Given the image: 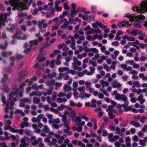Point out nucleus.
<instances>
[{
	"label": "nucleus",
	"instance_id": "obj_1",
	"mask_svg": "<svg viewBox=\"0 0 147 147\" xmlns=\"http://www.w3.org/2000/svg\"><path fill=\"white\" fill-rule=\"evenodd\" d=\"M35 36L36 37L38 38V39H35L33 40L29 41V47L24 51V52L25 53L27 54L32 49H34L35 48V46L38 45L39 42H40L43 41V38L40 36V33H36Z\"/></svg>",
	"mask_w": 147,
	"mask_h": 147
},
{
	"label": "nucleus",
	"instance_id": "obj_2",
	"mask_svg": "<svg viewBox=\"0 0 147 147\" xmlns=\"http://www.w3.org/2000/svg\"><path fill=\"white\" fill-rule=\"evenodd\" d=\"M138 13H139L140 12ZM144 13L143 12L140 13V16L138 15L136 16H134V15H128L126 14H125V16L130 17L129 20L131 22L133 21H138V22H135L134 23L133 26L135 28H140L141 27V24L140 23V22H141V21L140 20H142L145 18V17L144 15H141V13Z\"/></svg>",
	"mask_w": 147,
	"mask_h": 147
},
{
	"label": "nucleus",
	"instance_id": "obj_3",
	"mask_svg": "<svg viewBox=\"0 0 147 147\" xmlns=\"http://www.w3.org/2000/svg\"><path fill=\"white\" fill-rule=\"evenodd\" d=\"M18 91V89H17L15 92V93L11 92L9 95V100H10L9 103L6 104V107L5 109V112L7 113L9 112V108L10 109H14L13 105H14V102L17 101L16 97H13V96H15L16 94H17Z\"/></svg>",
	"mask_w": 147,
	"mask_h": 147
},
{
	"label": "nucleus",
	"instance_id": "obj_4",
	"mask_svg": "<svg viewBox=\"0 0 147 147\" xmlns=\"http://www.w3.org/2000/svg\"><path fill=\"white\" fill-rule=\"evenodd\" d=\"M115 98L118 100L120 101L122 100L124 102V103L122 104L121 105L122 107H126L128 106L129 102L127 100V98L125 95L124 94H118L115 96Z\"/></svg>",
	"mask_w": 147,
	"mask_h": 147
},
{
	"label": "nucleus",
	"instance_id": "obj_5",
	"mask_svg": "<svg viewBox=\"0 0 147 147\" xmlns=\"http://www.w3.org/2000/svg\"><path fill=\"white\" fill-rule=\"evenodd\" d=\"M13 39L17 38L18 39L25 40L26 39L27 37L25 35H24L23 33L20 30L17 31L16 33L13 35L12 37Z\"/></svg>",
	"mask_w": 147,
	"mask_h": 147
},
{
	"label": "nucleus",
	"instance_id": "obj_6",
	"mask_svg": "<svg viewBox=\"0 0 147 147\" xmlns=\"http://www.w3.org/2000/svg\"><path fill=\"white\" fill-rule=\"evenodd\" d=\"M8 76L6 74H3V77L1 79V82L3 84L2 90L5 92H7L9 90V87L5 85V83L8 80Z\"/></svg>",
	"mask_w": 147,
	"mask_h": 147
},
{
	"label": "nucleus",
	"instance_id": "obj_7",
	"mask_svg": "<svg viewBox=\"0 0 147 147\" xmlns=\"http://www.w3.org/2000/svg\"><path fill=\"white\" fill-rule=\"evenodd\" d=\"M33 0H22V2L20 5L21 9L22 10H25L27 9V6L25 4H27V6L29 7L33 2Z\"/></svg>",
	"mask_w": 147,
	"mask_h": 147
},
{
	"label": "nucleus",
	"instance_id": "obj_8",
	"mask_svg": "<svg viewBox=\"0 0 147 147\" xmlns=\"http://www.w3.org/2000/svg\"><path fill=\"white\" fill-rule=\"evenodd\" d=\"M11 13V12H7V13H5L4 14V19H3L0 18V28H1L2 26H5V22L7 21V16H9Z\"/></svg>",
	"mask_w": 147,
	"mask_h": 147
},
{
	"label": "nucleus",
	"instance_id": "obj_9",
	"mask_svg": "<svg viewBox=\"0 0 147 147\" xmlns=\"http://www.w3.org/2000/svg\"><path fill=\"white\" fill-rule=\"evenodd\" d=\"M72 24L73 25L76 24V23L75 20L74 19H71L69 21H67L64 22L63 24L61 26V28L62 29H65L67 28V27L69 25V24Z\"/></svg>",
	"mask_w": 147,
	"mask_h": 147
},
{
	"label": "nucleus",
	"instance_id": "obj_10",
	"mask_svg": "<svg viewBox=\"0 0 147 147\" xmlns=\"http://www.w3.org/2000/svg\"><path fill=\"white\" fill-rule=\"evenodd\" d=\"M30 139L27 137H24V138H22L21 140V144L19 146V147H27L29 145L28 144L26 143V142L27 141L29 142Z\"/></svg>",
	"mask_w": 147,
	"mask_h": 147
},
{
	"label": "nucleus",
	"instance_id": "obj_11",
	"mask_svg": "<svg viewBox=\"0 0 147 147\" xmlns=\"http://www.w3.org/2000/svg\"><path fill=\"white\" fill-rule=\"evenodd\" d=\"M25 85H26V84H25V82H23L22 84H21L20 85V92H18L19 91V89L18 88H16V89L15 92H16V90L17 89H18V93L17 94H16L15 96H13V97H16V98L17 99L16 97L17 96V94H18V95H19V96L20 97H23V92L24 91V90L23 89V88L24 87V86H25ZM14 93H15V92H14Z\"/></svg>",
	"mask_w": 147,
	"mask_h": 147
},
{
	"label": "nucleus",
	"instance_id": "obj_12",
	"mask_svg": "<svg viewBox=\"0 0 147 147\" xmlns=\"http://www.w3.org/2000/svg\"><path fill=\"white\" fill-rule=\"evenodd\" d=\"M31 99L27 98H23L20 101V103L19 105V106L21 107H24L26 103H27L30 104L31 103Z\"/></svg>",
	"mask_w": 147,
	"mask_h": 147
},
{
	"label": "nucleus",
	"instance_id": "obj_13",
	"mask_svg": "<svg viewBox=\"0 0 147 147\" xmlns=\"http://www.w3.org/2000/svg\"><path fill=\"white\" fill-rule=\"evenodd\" d=\"M94 57L92 58L93 60H96L97 59V62L98 63H101L104 60L106 59L107 57L106 56H102L100 57V59L99 58L100 56H94Z\"/></svg>",
	"mask_w": 147,
	"mask_h": 147
},
{
	"label": "nucleus",
	"instance_id": "obj_14",
	"mask_svg": "<svg viewBox=\"0 0 147 147\" xmlns=\"http://www.w3.org/2000/svg\"><path fill=\"white\" fill-rule=\"evenodd\" d=\"M26 71V69H22L19 72L18 75L19 81L25 76L26 74L25 73Z\"/></svg>",
	"mask_w": 147,
	"mask_h": 147
},
{
	"label": "nucleus",
	"instance_id": "obj_15",
	"mask_svg": "<svg viewBox=\"0 0 147 147\" xmlns=\"http://www.w3.org/2000/svg\"><path fill=\"white\" fill-rule=\"evenodd\" d=\"M90 52L91 53H89L88 55H94L95 54V55H99L98 53V50L96 48H90Z\"/></svg>",
	"mask_w": 147,
	"mask_h": 147
},
{
	"label": "nucleus",
	"instance_id": "obj_16",
	"mask_svg": "<svg viewBox=\"0 0 147 147\" xmlns=\"http://www.w3.org/2000/svg\"><path fill=\"white\" fill-rule=\"evenodd\" d=\"M38 26L39 29V32H41L42 33L45 32V29H42V26L43 24L42 22H41L40 21H38Z\"/></svg>",
	"mask_w": 147,
	"mask_h": 147
},
{
	"label": "nucleus",
	"instance_id": "obj_17",
	"mask_svg": "<svg viewBox=\"0 0 147 147\" xmlns=\"http://www.w3.org/2000/svg\"><path fill=\"white\" fill-rule=\"evenodd\" d=\"M70 128H69L64 129H63V132L66 134H63V136L65 137H67L68 135L70 136L72 134V133L71 131H69L70 129Z\"/></svg>",
	"mask_w": 147,
	"mask_h": 147
},
{
	"label": "nucleus",
	"instance_id": "obj_18",
	"mask_svg": "<svg viewBox=\"0 0 147 147\" xmlns=\"http://www.w3.org/2000/svg\"><path fill=\"white\" fill-rule=\"evenodd\" d=\"M23 56H16L15 58L12 56L10 57V60L11 61H17L18 60L22 58Z\"/></svg>",
	"mask_w": 147,
	"mask_h": 147
},
{
	"label": "nucleus",
	"instance_id": "obj_19",
	"mask_svg": "<svg viewBox=\"0 0 147 147\" xmlns=\"http://www.w3.org/2000/svg\"><path fill=\"white\" fill-rule=\"evenodd\" d=\"M123 23H125L127 24L128 26H130L132 24H129V21L128 20H125L123 21L122 22H120L118 24V26L119 27H124V25Z\"/></svg>",
	"mask_w": 147,
	"mask_h": 147
},
{
	"label": "nucleus",
	"instance_id": "obj_20",
	"mask_svg": "<svg viewBox=\"0 0 147 147\" xmlns=\"http://www.w3.org/2000/svg\"><path fill=\"white\" fill-rule=\"evenodd\" d=\"M141 33H142V31L141 30L137 29H134L131 32V33L135 36H137L140 34Z\"/></svg>",
	"mask_w": 147,
	"mask_h": 147
},
{
	"label": "nucleus",
	"instance_id": "obj_21",
	"mask_svg": "<svg viewBox=\"0 0 147 147\" xmlns=\"http://www.w3.org/2000/svg\"><path fill=\"white\" fill-rule=\"evenodd\" d=\"M112 87L114 88L120 87L121 86V84L118 82L116 80H115L114 82H112Z\"/></svg>",
	"mask_w": 147,
	"mask_h": 147
},
{
	"label": "nucleus",
	"instance_id": "obj_22",
	"mask_svg": "<svg viewBox=\"0 0 147 147\" xmlns=\"http://www.w3.org/2000/svg\"><path fill=\"white\" fill-rule=\"evenodd\" d=\"M71 90V87L67 84H65L63 87V91L65 92L70 91Z\"/></svg>",
	"mask_w": 147,
	"mask_h": 147
},
{
	"label": "nucleus",
	"instance_id": "obj_23",
	"mask_svg": "<svg viewBox=\"0 0 147 147\" xmlns=\"http://www.w3.org/2000/svg\"><path fill=\"white\" fill-rule=\"evenodd\" d=\"M122 38L124 39H127V40L129 41H134L135 40V38L134 37L132 36L128 37L126 35L123 36L122 37Z\"/></svg>",
	"mask_w": 147,
	"mask_h": 147
},
{
	"label": "nucleus",
	"instance_id": "obj_24",
	"mask_svg": "<svg viewBox=\"0 0 147 147\" xmlns=\"http://www.w3.org/2000/svg\"><path fill=\"white\" fill-rule=\"evenodd\" d=\"M1 100L3 103L6 105V104H8L10 103V100H9V98L8 99V101H6V98L4 95L3 94H1Z\"/></svg>",
	"mask_w": 147,
	"mask_h": 147
},
{
	"label": "nucleus",
	"instance_id": "obj_25",
	"mask_svg": "<svg viewBox=\"0 0 147 147\" xmlns=\"http://www.w3.org/2000/svg\"><path fill=\"white\" fill-rule=\"evenodd\" d=\"M14 113L15 114H20L22 117H24L25 115V113L22 110L19 109L16 110Z\"/></svg>",
	"mask_w": 147,
	"mask_h": 147
},
{
	"label": "nucleus",
	"instance_id": "obj_26",
	"mask_svg": "<svg viewBox=\"0 0 147 147\" xmlns=\"http://www.w3.org/2000/svg\"><path fill=\"white\" fill-rule=\"evenodd\" d=\"M96 24L101 29H104L106 28V26L103 25L102 23L100 22L96 21Z\"/></svg>",
	"mask_w": 147,
	"mask_h": 147
},
{
	"label": "nucleus",
	"instance_id": "obj_27",
	"mask_svg": "<svg viewBox=\"0 0 147 147\" xmlns=\"http://www.w3.org/2000/svg\"><path fill=\"white\" fill-rule=\"evenodd\" d=\"M75 121V125L77 126H79L80 123L81 121V119L80 117V116L76 117Z\"/></svg>",
	"mask_w": 147,
	"mask_h": 147
},
{
	"label": "nucleus",
	"instance_id": "obj_28",
	"mask_svg": "<svg viewBox=\"0 0 147 147\" xmlns=\"http://www.w3.org/2000/svg\"><path fill=\"white\" fill-rule=\"evenodd\" d=\"M81 64V63L80 61H78L77 63H73L72 64L73 68L75 70H78V66H80Z\"/></svg>",
	"mask_w": 147,
	"mask_h": 147
},
{
	"label": "nucleus",
	"instance_id": "obj_29",
	"mask_svg": "<svg viewBox=\"0 0 147 147\" xmlns=\"http://www.w3.org/2000/svg\"><path fill=\"white\" fill-rule=\"evenodd\" d=\"M78 90L80 92H81L80 94V96H82L85 94V87L84 86H83L82 87H79L78 88Z\"/></svg>",
	"mask_w": 147,
	"mask_h": 147
},
{
	"label": "nucleus",
	"instance_id": "obj_30",
	"mask_svg": "<svg viewBox=\"0 0 147 147\" xmlns=\"http://www.w3.org/2000/svg\"><path fill=\"white\" fill-rule=\"evenodd\" d=\"M100 83L101 84L102 87L104 88L105 86H108L109 85V83L107 81H105L101 80L100 82Z\"/></svg>",
	"mask_w": 147,
	"mask_h": 147
},
{
	"label": "nucleus",
	"instance_id": "obj_31",
	"mask_svg": "<svg viewBox=\"0 0 147 147\" xmlns=\"http://www.w3.org/2000/svg\"><path fill=\"white\" fill-rule=\"evenodd\" d=\"M8 44L6 41L4 44H2L0 45V48L2 50H5L7 48Z\"/></svg>",
	"mask_w": 147,
	"mask_h": 147
},
{
	"label": "nucleus",
	"instance_id": "obj_32",
	"mask_svg": "<svg viewBox=\"0 0 147 147\" xmlns=\"http://www.w3.org/2000/svg\"><path fill=\"white\" fill-rule=\"evenodd\" d=\"M55 83V80H48L46 84L47 86H50L54 85Z\"/></svg>",
	"mask_w": 147,
	"mask_h": 147
},
{
	"label": "nucleus",
	"instance_id": "obj_33",
	"mask_svg": "<svg viewBox=\"0 0 147 147\" xmlns=\"http://www.w3.org/2000/svg\"><path fill=\"white\" fill-rule=\"evenodd\" d=\"M40 102V99L38 98L34 97L33 99V102L34 104H38Z\"/></svg>",
	"mask_w": 147,
	"mask_h": 147
},
{
	"label": "nucleus",
	"instance_id": "obj_34",
	"mask_svg": "<svg viewBox=\"0 0 147 147\" xmlns=\"http://www.w3.org/2000/svg\"><path fill=\"white\" fill-rule=\"evenodd\" d=\"M129 124L133 126H134L136 127H138L140 126L139 123L134 121L131 122Z\"/></svg>",
	"mask_w": 147,
	"mask_h": 147
},
{
	"label": "nucleus",
	"instance_id": "obj_35",
	"mask_svg": "<svg viewBox=\"0 0 147 147\" xmlns=\"http://www.w3.org/2000/svg\"><path fill=\"white\" fill-rule=\"evenodd\" d=\"M45 48L43 46L40 47L39 49V51L40 52L38 54V55H45L46 54V52L45 51H43Z\"/></svg>",
	"mask_w": 147,
	"mask_h": 147
},
{
	"label": "nucleus",
	"instance_id": "obj_36",
	"mask_svg": "<svg viewBox=\"0 0 147 147\" xmlns=\"http://www.w3.org/2000/svg\"><path fill=\"white\" fill-rule=\"evenodd\" d=\"M79 116L83 119L85 120L86 122L88 121L89 120V118L85 115H83L82 113H79Z\"/></svg>",
	"mask_w": 147,
	"mask_h": 147
},
{
	"label": "nucleus",
	"instance_id": "obj_37",
	"mask_svg": "<svg viewBox=\"0 0 147 147\" xmlns=\"http://www.w3.org/2000/svg\"><path fill=\"white\" fill-rule=\"evenodd\" d=\"M45 58L43 56H38L37 60L39 62L43 61L45 60Z\"/></svg>",
	"mask_w": 147,
	"mask_h": 147
},
{
	"label": "nucleus",
	"instance_id": "obj_38",
	"mask_svg": "<svg viewBox=\"0 0 147 147\" xmlns=\"http://www.w3.org/2000/svg\"><path fill=\"white\" fill-rule=\"evenodd\" d=\"M62 55H73V51L70 50L68 52L64 51L62 53Z\"/></svg>",
	"mask_w": 147,
	"mask_h": 147
},
{
	"label": "nucleus",
	"instance_id": "obj_39",
	"mask_svg": "<svg viewBox=\"0 0 147 147\" xmlns=\"http://www.w3.org/2000/svg\"><path fill=\"white\" fill-rule=\"evenodd\" d=\"M96 101L95 99H92L91 101L90 107H96Z\"/></svg>",
	"mask_w": 147,
	"mask_h": 147
},
{
	"label": "nucleus",
	"instance_id": "obj_40",
	"mask_svg": "<svg viewBox=\"0 0 147 147\" xmlns=\"http://www.w3.org/2000/svg\"><path fill=\"white\" fill-rule=\"evenodd\" d=\"M140 84L139 81H136L133 82L132 86L133 88H134L136 87H140Z\"/></svg>",
	"mask_w": 147,
	"mask_h": 147
},
{
	"label": "nucleus",
	"instance_id": "obj_41",
	"mask_svg": "<svg viewBox=\"0 0 147 147\" xmlns=\"http://www.w3.org/2000/svg\"><path fill=\"white\" fill-rule=\"evenodd\" d=\"M49 131V129L47 125H45L43 129H42L41 132H45V133H48Z\"/></svg>",
	"mask_w": 147,
	"mask_h": 147
},
{
	"label": "nucleus",
	"instance_id": "obj_42",
	"mask_svg": "<svg viewBox=\"0 0 147 147\" xmlns=\"http://www.w3.org/2000/svg\"><path fill=\"white\" fill-rule=\"evenodd\" d=\"M15 29V26L13 24L12 25L10 28H6L7 30L11 32H13V30Z\"/></svg>",
	"mask_w": 147,
	"mask_h": 147
},
{
	"label": "nucleus",
	"instance_id": "obj_43",
	"mask_svg": "<svg viewBox=\"0 0 147 147\" xmlns=\"http://www.w3.org/2000/svg\"><path fill=\"white\" fill-rule=\"evenodd\" d=\"M61 53V51L59 49L54 50L53 53L50 55H61L59 54Z\"/></svg>",
	"mask_w": 147,
	"mask_h": 147
},
{
	"label": "nucleus",
	"instance_id": "obj_44",
	"mask_svg": "<svg viewBox=\"0 0 147 147\" xmlns=\"http://www.w3.org/2000/svg\"><path fill=\"white\" fill-rule=\"evenodd\" d=\"M78 86V83L77 81H74L73 83V91H76L77 87Z\"/></svg>",
	"mask_w": 147,
	"mask_h": 147
},
{
	"label": "nucleus",
	"instance_id": "obj_45",
	"mask_svg": "<svg viewBox=\"0 0 147 147\" xmlns=\"http://www.w3.org/2000/svg\"><path fill=\"white\" fill-rule=\"evenodd\" d=\"M44 141L45 142L48 143L49 145L50 146H52L53 145V143L51 142L50 139L48 138H45Z\"/></svg>",
	"mask_w": 147,
	"mask_h": 147
},
{
	"label": "nucleus",
	"instance_id": "obj_46",
	"mask_svg": "<svg viewBox=\"0 0 147 147\" xmlns=\"http://www.w3.org/2000/svg\"><path fill=\"white\" fill-rule=\"evenodd\" d=\"M53 88V87H50L47 89V91L48 95H51L52 94Z\"/></svg>",
	"mask_w": 147,
	"mask_h": 147
},
{
	"label": "nucleus",
	"instance_id": "obj_47",
	"mask_svg": "<svg viewBox=\"0 0 147 147\" xmlns=\"http://www.w3.org/2000/svg\"><path fill=\"white\" fill-rule=\"evenodd\" d=\"M59 24L58 23H56L55 25L53 26L51 30L52 31H54V30L57 29L59 27Z\"/></svg>",
	"mask_w": 147,
	"mask_h": 147
},
{
	"label": "nucleus",
	"instance_id": "obj_48",
	"mask_svg": "<svg viewBox=\"0 0 147 147\" xmlns=\"http://www.w3.org/2000/svg\"><path fill=\"white\" fill-rule=\"evenodd\" d=\"M38 140L39 141L40 143L39 144V147H44V145L43 143L42 139L41 138H38Z\"/></svg>",
	"mask_w": 147,
	"mask_h": 147
},
{
	"label": "nucleus",
	"instance_id": "obj_49",
	"mask_svg": "<svg viewBox=\"0 0 147 147\" xmlns=\"http://www.w3.org/2000/svg\"><path fill=\"white\" fill-rule=\"evenodd\" d=\"M108 115L109 116V118L110 119H113L115 117V115H114L112 111L108 112Z\"/></svg>",
	"mask_w": 147,
	"mask_h": 147
},
{
	"label": "nucleus",
	"instance_id": "obj_50",
	"mask_svg": "<svg viewBox=\"0 0 147 147\" xmlns=\"http://www.w3.org/2000/svg\"><path fill=\"white\" fill-rule=\"evenodd\" d=\"M140 34H139L138 36L140 40H144V38L146 37V36L145 35L143 34V32L142 31V33H140Z\"/></svg>",
	"mask_w": 147,
	"mask_h": 147
},
{
	"label": "nucleus",
	"instance_id": "obj_51",
	"mask_svg": "<svg viewBox=\"0 0 147 147\" xmlns=\"http://www.w3.org/2000/svg\"><path fill=\"white\" fill-rule=\"evenodd\" d=\"M12 54V53L11 51H3L1 53V55H11Z\"/></svg>",
	"mask_w": 147,
	"mask_h": 147
},
{
	"label": "nucleus",
	"instance_id": "obj_52",
	"mask_svg": "<svg viewBox=\"0 0 147 147\" xmlns=\"http://www.w3.org/2000/svg\"><path fill=\"white\" fill-rule=\"evenodd\" d=\"M4 71L7 73L11 74L12 73V71L11 68L9 67L6 69H4Z\"/></svg>",
	"mask_w": 147,
	"mask_h": 147
},
{
	"label": "nucleus",
	"instance_id": "obj_53",
	"mask_svg": "<svg viewBox=\"0 0 147 147\" xmlns=\"http://www.w3.org/2000/svg\"><path fill=\"white\" fill-rule=\"evenodd\" d=\"M139 77L144 80H146L147 79V77L145 76L143 73H140L139 74Z\"/></svg>",
	"mask_w": 147,
	"mask_h": 147
},
{
	"label": "nucleus",
	"instance_id": "obj_54",
	"mask_svg": "<svg viewBox=\"0 0 147 147\" xmlns=\"http://www.w3.org/2000/svg\"><path fill=\"white\" fill-rule=\"evenodd\" d=\"M103 67L104 69H106L107 71L109 72L111 71V69L110 67H108L107 64L105 63L103 64Z\"/></svg>",
	"mask_w": 147,
	"mask_h": 147
},
{
	"label": "nucleus",
	"instance_id": "obj_55",
	"mask_svg": "<svg viewBox=\"0 0 147 147\" xmlns=\"http://www.w3.org/2000/svg\"><path fill=\"white\" fill-rule=\"evenodd\" d=\"M44 117V115L42 114H40L36 117V119L38 122L40 121L41 119Z\"/></svg>",
	"mask_w": 147,
	"mask_h": 147
},
{
	"label": "nucleus",
	"instance_id": "obj_56",
	"mask_svg": "<svg viewBox=\"0 0 147 147\" xmlns=\"http://www.w3.org/2000/svg\"><path fill=\"white\" fill-rule=\"evenodd\" d=\"M115 130V132L118 135L120 136H121L123 134L122 132H120L121 129L119 127H117L116 128Z\"/></svg>",
	"mask_w": 147,
	"mask_h": 147
},
{
	"label": "nucleus",
	"instance_id": "obj_57",
	"mask_svg": "<svg viewBox=\"0 0 147 147\" xmlns=\"http://www.w3.org/2000/svg\"><path fill=\"white\" fill-rule=\"evenodd\" d=\"M65 138L63 136H61L59 139H58V143L61 144H62L63 142V140H64Z\"/></svg>",
	"mask_w": 147,
	"mask_h": 147
},
{
	"label": "nucleus",
	"instance_id": "obj_58",
	"mask_svg": "<svg viewBox=\"0 0 147 147\" xmlns=\"http://www.w3.org/2000/svg\"><path fill=\"white\" fill-rule=\"evenodd\" d=\"M85 85L86 86V89L90 87L91 85V82L87 81L85 83Z\"/></svg>",
	"mask_w": 147,
	"mask_h": 147
},
{
	"label": "nucleus",
	"instance_id": "obj_59",
	"mask_svg": "<svg viewBox=\"0 0 147 147\" xmlns=\"http://www.w3.org/2000/svg\"><path fill=\"white\" fill-rule=\"evenodd\" d=\"M55 60H51L50 62V67L51 68H53L55 67Z\"/></svg>",
	"mask_w": 147,
	"mask_h": 147
},
{
	"label": "nucleus",
	"instance_id": "obj_60",
	"mask_svg": "<svg viewBox=\"0 0 147 147\" xmlns=\"http://www.w3.org/2000/svg\"><path fill=\"white\" fill-rule=\"evenodd\" d=\"M113 106L112 105H110L108 108L106 109V111L107 112L112 111Z\"/></svg>",
	"mask_w": 147,
	"mask_h": 147
},
{
	"label": "nucleus",
	"instance_id": "obj_61",
	"mask_svg": "<svg viewBox=\"0 0 147 147\" xmlns=\"http://www.w3.org/2000/svg\"><path fill=\"white\" fill-rule=\"evenodd\" d=\"M39 142L38 139L37 140L36 139L34 140L33 142H32V144L33 146H36L38 144Z\"/></svg>",
	"mask_w": 147,
	"mask_h": 147
},
{
	"label": "nucleus",
	"instance_id": "obj_62",
	"mask_svg": "<svg viewBox=\"0 0 147 147\" xmlns=\"http://www.w3.org/2000/svg\"><path fill=\"white\" fill-rule=\"evenodd\" d=\"M146 120V118L145 116H143L141 117L140 119V121L142 123H143Z\"/></svg>",
	"mask_w": 147,
	"mask_h": 147
},
{
	"label": "nucleus",
	"instance_id": "obj_63",
	"mask_svg": "<svg viewBox=\"0 0 147 147\" xmlns=\"http://www.w3.org/2000/svg\"><path fill=\"white\" fill-rule=\"evenodd\" d=\"M31 88L32 89L36 90H38V85H37L36 83L34 84L32 86Z\"/></svg>",
	"mask_w": 147,
	"mask_h": 147
},
{
	"label": "nucleus",
	"instance_id": "obj_64",
	"mask_svg": "<svg viewBox=\"0 0 147 147\" xmlns=\"http://www.w3.org/2000/svg\"><path fill=\"white\" fill-rule=\"evenodd\" d=\"M25 134L28 136H30L32 135V133L28 129H26L24 131Z\"/></svg>",
	"mask_w": 147,
	"mask_h": 147
}]
</instances>
